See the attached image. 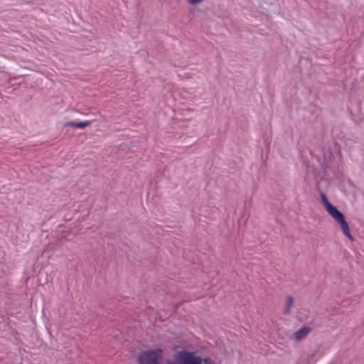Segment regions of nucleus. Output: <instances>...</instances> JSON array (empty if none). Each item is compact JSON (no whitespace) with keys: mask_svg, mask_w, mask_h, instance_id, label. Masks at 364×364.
<instances>
[{"mask_svg":"<svg viewBox=\"0 0 364 364\" xmlns=\"http://www.w3.org/2000/svg\"><path fill=\"white\" fill-rule=\"evenodd\" d=\"M321 198L323 205L328 213L339 223L341 229L343 234L350 240H353V237L350 232V229L343 213L339 211L337 208L333 205L328 200L326 194L321 193Z\"/></svg>","mask_w":364,"mask_h":364,"instance_id":"nucleus-1","label":"nucleus"},{"mask_svg":"<svg viewBox=\"0 0 364 364\" xmlns=\"http://www.w3.org/2000/svg\"><path fill=\"white\" fill-rule=\"evenodd\" d=\"M163 350L160 348L146 350L137 358L139 364H161Z\"/></svg>","mask_w":364,"mask_h":364,"instance_id":"nucleus-2","label":"nucleus"},{"mask_svg":"<svg viewBox=\"0 0 364 364\" xmlns=\"http://www.w3.org/2000/svg\"><path fill=\"white\" fill-rule=\"evenodd\" d=\"M203 358L193 353L182 350L175 355L174 361L169 364H202Z\"/></svg>","mask_w":364,"mask_h":364,"instance_id":"nucleus-3","label":"nucleus"},{"mask_svg":"<svg viewBox=\"0 0 364 364\" xmlns=\"http://www.w3.org/2000/svg\"><path fill=\"white\" fill-rule=\"evenodd\" d=\"M311 331L312 328L311 327L303 326L294 333V338L298 341H301L305 338Z\"/></svg>","mask_w":364,"mask_h":364,"instance_id":"nucleus-4","label":"nucleus"},{"mask_svg":"<svg viewBox=\"0 0 364 364\" xmlns=\"http://www.w3.org/2000/svg\"><path fill=\"white\" fill-rule=\"evenodd\" d=\"M91 121H84V122H67L65 124L66 126H70V127H75V128H78V129H84L87 127H88L89 125L91 124Z\"/></svg>","mask_w":364,"mask_h":364,"instance_id":"nucleus-5","label":"nucleus"},{"mask_svg":"<svg viewBox=\"0 0 364 364\" xmlns=\"http://www.w3.org/2000/svg\"><path fill=\"white\" fill-rule=\"evenodd\" d=\"M187 2L191 5H197L202 3L204 0H186Z\"/></svg>","mask_w":364,"mask_h":364,"instance_id":"nucleus-6","label":"nucleus"},{"mask_svg":"<svg viewBox=\"0 0 364 364\" xmlns=\"http://www.w3.org/2000/svg\"><path fill=\"white\" fill-rule=\"evenodd\" d=\"M204 364H214L213 361L210 358H205L203 359Z\"/></svg>","mask_w":364,"mask_h":364,"instance_id":"nucleus-7","label":"nucleus"},{"mask_svg":"<svg viewBox=\"0 0 364 364\" xmlns=\"http://www.w3.org/2000/svg\"><path fill=\"white\" fill-rule=\"evenodd\" d=\"M293 303H294L293 297H288L287 306L291 307V306L293 305Z\"/></svg>","mask_w":364,"mask_h":364,"instance_id":"nucleus-8","label":"nucleus"},{"mask_svg":"<svg viewBox=\"0 0 364 364\" xmlns=\"http://www.w3.org/2000/svg\"><path fill=\"white\" fill-rule=\"evenodd\" d=\"M290 308L291 307L286 306V307L284 309V314H289V312L290 311Z\"/></svg>","mask_w":364,"mask_h":364,"instance_id":"nucleus-9","label":"nucleus"}]
</instances>
